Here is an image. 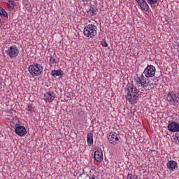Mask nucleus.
Segmentation results:
<instances>
[{
	"instance_id": "obj_1",
	"label": "nucleus",
	"mask_w": 179,
	"mask_h": 179,
	"mask_svg": "<svg viewBox=\"0 0 179 179\" xmlns=\"http://www.w3.org/2000/svg\"><path fill=\"white\" fill-rule=\"evenodd\" d=\"M138 97H139V90L136 89V87H134V85L128 86L126 99L129 103L136 104V103H138Z\"/></svg>"
},
{
	"instance_id": "obj_2",
	"label": "nucleus",
	"mask_w": 179,
	"mask_h": 179,
	"mask_svg": "<svg viewBox=\"0 0 179 179\" xmlns=\"http://www.w3.org/2000/svg\"><path fill=\"white\" fill-rule=\"evenodd\" d=\"M134 82L138 89H146L150 86V80L143 74L134 77Z\"/></svg>"
},
{
	"instance_id": "obj_3",
	"label": "nucleus",
	"mask_w": 179,
	"mask_h": 179,
	"mask_svg": "<svg viewBox=\"0 0 179 179\" xmlns=\"http://www.w3.org/2000/svg\"><path fill=\"white\" fill-rule=\"evenodd\" d=\"M43 66L37 63H34L29 66V72L33 78L43 75Z\"/></svg>"
},
{
	"instance_id": "obj_4",
	"label": "nucleus",
	"mask_w": 179,
	"mask_h": 179,
	"mask_svg": "<svg viewBox=\"0 0 179 179\" xmlns=\"http://www.w3.org/2000/svg\"><path fill=\"white\" fill-rule=\"evenodd\" d=\"M166 100L169 104L172 106H178L179 104V93L176 91H171L166 96Z\"/></svg>"
},
{
	"instance_id": "obj_5",
	"label": "nucleus",
	"mask_w": 179,
	"mask_h": 179,
	"mask_svg": "<svg viewBox=\"0 0 179 179\" xmlns=\"http://www.w3.org/2000/svg\"><path fill=\"white\" fill-rule=\"evenodd\" d=\"M84 36L93 38L97 35V27L94 24H88L84 27Z\"/></svg>"
},
{
	"instance_id": "obj_6",
	"label": "nucleus",
	"mask_w": 179,
	"mask_h": 179,
	"mask_svg": "<svg viewBox=\"0 0 179 179\" xmlns=\"http://www.w3.org/2000/svg\"><path fill=\"white\" fill-rule=\"evenodd\" d=\"M6 54L7 57L13 59V58H16L19 55V49L16 45L10 46L6 50Z\"/></svg>"
},
{
	"instance_id": "obj_7",
	"label": "nucleus",
	"mask_w": 179,
	"mask_h": 179,
	"mask_svg": "<svg viewBox=\"0 0 179 179\" xmlns=\"http://www.w3.org/2000/svg\"><path fill=\"white\" fill-rule=\"evenodd\" d=\"M155 73H156V68L153 65H148L143 74L145 78H153Z\"/></svg>"
},
{
	"instance_id": "obj_8",
	"label": "nucleus",
	"mask_w": 179,
	"mask_h": 179,
	"mask_svg": "<svg viewBox=\"0 0 179 179\" xmlns=\"http://www.w3.org/2000/svg\"><path fill=\"white\" fill-rule=\"evenodd\" d=\"M15 132L16 135H18V136H26V134H27L26 127L19 124H15Z\"/></svg>"
},
{
	"instance_id": "obj_9",
	"label": "nucleus",
	"mask_w": 179,
	"mask_h": 179,
	"mask_svg": "<svg viewBox=\"0 0 179 179\" xmlns=\"http://www.w3.org/2000/svg\"><path fill=\"white\" fill-rule=\"evenodd\" d=\"M108 141L112 145H117L120 143V138L117 133L111 132L108 136Z\"/></svg>"
},
{
	"instance_id": "obj_10",
	"label": "nucleus",
	"mask_w": 179,
	"mask_h": 179,
	"mask_svg": "<svg viewBox=\"0 0 179 179\" xmlns=\"http://www.w3.org/2000/svg\"><path fill=\"white\" fill-rule=\"evenodd\" d=\"M94 159V160H96V162H98V163H101V162H103V151L101 150V149H95Z\"/></svg>"
},
{
	"instance_id": "obj_11",
	"label": "nucleus",
	"mask_w": 179,
	"mask_h": 179,
	"mask_svg": "<svg viewBox=\"0 0 179 179\" xmlns=\"http://www.w3.org/2000/svg\"><path fill=\"white\" fill-rule=\"evenodd\" d=\"M168 130L171 132H179V124L177 122H171L168 124Z\"/></svg>"
},
{
	"instance_id": "obj_12",
	"label": "nucleus",
	"mask_w": 179,
	"mask_h": 179,
	"mask_svg": "<svg viewBox=\"0 0 179 179\" xmlns=\"http://www.w3.org/2000/svg\"><path fill=\"white\" fill-rule=\"evenodd\" d=\"M136 1L143 10H145V12L149 10V5H148L146 0H136Z\"/></svg>"
},
{
	"instance_id": "obj_13",
	"label": "nucleus",
	"mask_w": 179,
	"mask_h": 179,
	"mask_svg": "<svg viewBox=\"0 0 179 179\" xmlns=\"http://www.w3.org/2000/svg\"><path fill=\"white\" fill-rule=\"evenodd\" d=\"M178 164L174 160H170L166 164V167L169 170V171H174L176 169H177Z\"/></svg>"
},
{
	"instance_id": "obj_14",
	"label": "nucleus",
	"mask_w": 179,
	"mask_h": 179,
	"mask_svg": "<svg viewBox=\"0 0 179 179\" xmlns=\"http://www.w3.org/2000/svg\"><path fill=\"white\" fill-rule=\"evenodd\" d=\"M44 100L48 103H51L52 101H54V99H55V96L54 95V93L52 92H47L44 95Z\"/></svg>"
},
{
	"instance_id": "obj_15",
	"label": "nucleus",
	"mask_w": 179,
	"mask_h": 179,
	"mask_svg": "<svg viewBox=\"0 0 179 179\" xmlns=\"http://www.w3.org/2000/svg\"><path fill=\"white\" fill-rule=\"evenodd\" d=\"M87 139L89 146H92V145H93V133H88Z\"/></svg>"
},
{
	"instance_id": "obj_16",
	"label": "nucleus",
	"mask_w": 179,
	"mask_h": 179,
	"mask_svg": "<svg viewBox=\"0 0 179 179\" xmlns=\"http://www.w3.org/2000/svg\"><path fill=\"white\" fill-rule=\"evenodd\" d=\"M0 16L3 19L8 18V13L5 10V9L0 7Z\"/></svg>"
},
{
	"instance_id": "obj_17",
	"label": "nucleus",
	"mask_w": 179,
	"mask_h": 179,
	"mask_svg": "<svg viewBox=\"0 0 179 179\" xmlns=\"http://www.w3.org/2000/svg\"><path fill=\"white\" fill-rule=\"evenodd\" d=\"M52 75L55 78H56V76H61V75H62V70H54V71H52Z\"/></svg>"
},
{
	"instance_id": "obj_18",
	"label": "nucleus",
	"mask_w": 179,
	"mask_h": 179,
	"mask_svg": "<svg viewBox=\"0 0 179 179\" xmlns=\"http://www.w3.org/2000/svg\"><path fill=\"white\" fill-rule=\"evenodd\" d=\"M87 13L90 15V16H94V15L97 14V11L96 9H94V8L90 7V9L87 11Z\"/></svg>"
},
{
	"instance_id": "obj_19",
	"label": "nucleus",
	"mask_w": 179,
	"mask_h": 179,
	"mask_svg": "<svg viewBox=\"0 0 179 179\" xmlns=\"http://www.w3.org/2000/svg\"><path fill=\"white\" fill-rule=\"evenodd\" d=\"M138 176L133 175L132 173H128L127 179H137Z\"/></svg>"
},
{
	"instance_id": "obj_20",
	"label": "nucleus",
	"mask_w": 179,
	"mask_h": 179,
	"mask_svg": "<svg viewBox=\"0 0 179 179\" xmlns=\"http://www.w3.org/2000/svg\"><path fill=\"white\" fill-rule=\"evenodd\" d=\"M50 64L51 65H54V64H57V59L52 57H50Z\"/></svg>"
},
{
	"instance_id": "obj_21",
	"label": "nucleus",
	"mask_w": 179,
	"mask_h": 179,
	"mask_svg": "<svg viewBox=\"0 0 179 179\" xmlns=\"http://www.w3.org/2000/svg\"><path fill=\"white\" fill-rule=\"evenodd\" d=\"M158 0H147L148 3H149V5H155V3H157Z\"/></svg>"
},
{
	"instance_id": "obj_22",
	"label": "nucleus",
	"mask_w": 179,
	"mask_h": 179,
	"mask_svg": "<svg viewBox=\"0 0 179 179\" xmlns=\"http://www.w3.org/2000/svg\"><path fill=\"white\" fill-rule=\"evenodd\" d=\"M101 45L102 47H108V44H107V42L106 41V40H103L101 43Z\"/></svg>"
},
{
	"instance_id": "obj_23",
	"label": "nucleus",
	"mask_w": 179,
	"mask_h": 179,
	"mask_svg": "<svg viewBox=\"0 0 179 179\" xmlns=\"http://www.w3.org/2000/svg\"><path fill=\"white\" fill-rule=\"evenodd\" d=\"M173 140L176 141L179 143V134H178V133H176L175 134V136L173 137Z\"/></svg>"
},
{
	"instance_id": "obj_24",
	"label": "nucleus",
	"mask_w": 179,
	"mask_h": 179,
	"mask_svg": "<svg viewBox=\"0 0 179 179\" xmlns=\"http://www.w3.org/2000/svg\"><path fill=\"white\" fill-rule=\"evenodd\" d=\"M27 110V111H34V108L31 105H28Z\"/></svg>"
},
{
	"instance_id": "obj_25",
	"label": "nucleus",
	"mask_w": 179,
	"mask_h": 179,
	"mask_svg": "<svg viewBox=\"0 0 179 179\" xmlns=\"http://www.w3.org/2000/svg\"><path fill=\"white\" fill-rule=\"evenodd\" d=\"M3 79L2 78V77H0V89H2V86H3Z\"/></svg>"
},
{
	"instance_id": "obj_26",
	"label": "nucleus",
	"mask_w": 179,
	"mask_h": 179,
	"mask_svg": "<svg viewBox=\"0 0 179 179\" xmlns=\"http://www.w3.org/2000/svg\"><path fill=\"white\" fill-rule=\"evenodd\" d=\"M7 5L9 6H12V5H15V1H8V2L7 3Z\"/></svg>"
},
{
	"instance_id": "obj_27",
	"label": "nucleus",
	"mask_w": 179,
	"mask_h": 179,
	"mask_svg": "<svg viewBox=\"0 0 179 179\" xmlns=\"http://www.w3.org/2000/svg\"><path fill=\"white\" fill-rule=\"evenodd\" d=\"M9 10H13L15 9V5L8 6Z\"/></svg>"
},
{
	"instance_id": "obj_28",
	"label": "nucleus",
	"mask_w": 179,
	"mask_h": 179,
	"mask_svg": "<svg viewBox=\"0 0 179 179\" xmlns=\"http://www.w3.org/2000/svg\"><path fill=\"white\" fill-rule=\"evenodd\" d=\"M90 179H99V178H96L94 176H92V178H90Z\"/></svg>"
},
{
	"instance_id": "obj_29",
	"label": "nucleus",
	"mask_w": 179,
	"mask_h": 179,
	"mask_svg": "<svg viewBox=\"0 0 179 179\" xmlns=\"http://www.w3.org/2000/svg\"><path fill=\"white\" fill-rule=\"evenodd\" d=\"M154 85H157V83H155Z\"/></svg>"
},
{
	"instance_id": "obj_30",
	"label": "nucleus",
	"mask_w": 179,
	"mask_h": 179,
	"mask_svg": "<svg viewBox=\"0 0 179 179\" xmlns=\"http://www.w3.org/2000/svg\"><path fill=\"white\" fill-rule=\"evenodd\" d=\"M15 1H17V0H15Z\"/></svg>"
}]
</instances>
